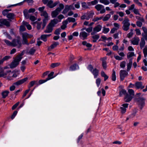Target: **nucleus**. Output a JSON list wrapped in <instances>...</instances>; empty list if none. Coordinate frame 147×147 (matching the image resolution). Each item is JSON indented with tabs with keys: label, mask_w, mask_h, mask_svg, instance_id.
<instances>
[{
	"label": "nucleus",
	"mask_w": 147,
	"mask_h": 147,
	"mask_svg": "<svg viewBox=\"0 0 147 147\" xmlns=\"http://www.w3.org/2000/svg\"><path fill=\"white\" fill-rule=\"evenodd\" d=\"M22 44L23 45H28L29 43L28 42L27 39L28 38H31L33 37L32 34H29L26 32H23L22 33Z\"/></svg>",
	"instance_id": "f257e3e1"
},
{
	"label": "nucleus",
	"mask_w": 147,
	"mask_h": 147,
	"mask_svg": "<svg viewBox=\"0 0 147 147\" xmlns=\"http://www.w3.org/2000/svg\"><path fill=\"white\" fill-rule=\"evenodd\" d=\"M28 78L27 77H26L22 80H19L18 81L14 83L13 84V85H12L10 87V90L11 91H13L16 88V87L14 85L16 86H18L20 85L27 81L28 80Z\"/></svg>",
	"instance_id": "f03ea898"
},
{
	"label": "nucleus",
	"mask_w": 147,
	"mask_h": 147,
	"mask_svg": "<svg viewBox=\"0 0 147 147\" xmlns=\"http://www.w3.org/2000/svg\"><path fill=\"white\" fill-rule=\"evenodd\" d=\"M136 100L138 102L140 108L142 110L145 105L146 98L143 97H136Z\"/></svg>",
	"instance_id": "7ed1b4c3"
},
{
	"label": "nucleus",
	"mask_w": 147,
	"mask_h": 147,
	"mask_svg": "<svg viewBox=\"0 0 147 147\" xmlns=\"http://www.w3.org/2000/svg\"><path fill=\"white\" fill-rule=\"evenodd\" d=\"M7 74V79L9 80H11L13 79V78L16 77L18 75L17 71H14L11 72V71H6V73Z\"/></svg>",
	"instance_id": "20e7f679"
},
{
	"label": "nucleus",
	"mask_w": 147,
	"mask_h": 147,
	"mask_svg": "<svg viewBox=\"0 0 147 147\" xmlns=\"http://www.w3.org/2000/svg\"><path fill=\"white\" fill-rule=\"evenodd\" d=\"M22 43H21L20 38L18 37L17 38L14 39L12 41V46L15 47L17 46L18 48H20L21 47Z\"/></svg>",
	"instance_id": "39448f33"
},
{
	"label": "nucleus",
	"mask_w": 147,
	"mask_h": 147,
	"mask_svg": "<svg viewBox=\"0 0 147 147\" xmlns=\"http://www.w3.org/2000/svg\"><path fill=\"white\" fill-rule=\"evenodd\" d=\"M40 15L41 16L44 17L45 18L43 20V22L42 24V29H43L45 26H46L47 22L49 20V16L48 14L46 11H44L40 13Z\"/></svg>",
	"instance_id": "423d86ee"
},
{
	"label": "nucleus",
	"mask_w": 147,
	"mask_h": 147,
	"mask_svg": "<svg viewBox=\"0 0 147 147\" xmlns=\"http://www.w3.org/2000/svg\"><path fill=\"white\" fill-rule=\"evenodd\" d=\"M88 69L93 74L95 78H97L99 74L98 69L96 68L94 69L93 66L91 65H88Z\"/></svg>",
	"instance_id": "0eeeda50"
},
{
	"label": "nucleus",
	"mask_w": 147,
	"mask_h": 147,
	"mask_svg": "<svg viewBox=\"0 0 147 147\" xmlns=\"http://www.w3.org/2000/svg\"><path fill=\"white\" fill-rule=\"evenodd\" d=\"M129 22V19L125 17L124 20L123 22V25L122 27V28L125 31H127L129 29L130 24Z\"/></svg>",
	"instance_id": "6e6552de"
},
{
	"label": "nucleus",
	"mask_w": 147,
	"mask_h": 147,
	"mask_svg": "<svg viewBox=\"0 0 147 147\" xmlns=\"http://www.w3.org/2000/svg\"><path fill=\"white\" fill-rule=\"evenodd\" d=\"M95 8L97 11H100V13H103L106 12V10L103 5L101 4H97L95 6Z\"/></svg>",
	"instance_id": "1a4fd4ad"
},
{
	"label": "nucleus",
	"mask_w": 147,
	"mask_h": 147,
	"mask_svg": "<svg viewBox=\"0 0 147 147\" xmlns=\"http://www.w3.org/2000/svg\"><path fill=\"white\" fill-rule=\"evenodd\" d=\"M16 57H15L13 61L12 62L10 65V67L11 68H13L15 67L19 64V62L20 61Z\"/></svg>",
	"instance_id": "9d476101"
},
{
	"label": "nucleus",
	"mask_w": 147,
	"mask_h": 147,
	"mask_svg": "<svg viewBox=\"0 0 147 147\" xmlns=\"http://www.w3.org/2000/svg\"><path fill=\"white\" fill-rule=\"evenodd\" d=\"M59 2L57 1L53 3L52 0H49L47 3V5L50 8H52L59 3Z\"/></svg>",
	"instance_id": "9b49d317"
},
{
	"label": "nucleus",
	"mask_w": 147,
	"mask_h": 147,
	"mask_svg": "<svg viewBox=\"0 0 147 147\" xmlns=\"http://www.w3.org/2000/svg\"><path fill=\"white\" fill-rule=\"evenodd\" d=\"M128 75V73L126 71L124 70H120V76L121 80H123Z\"/></svg>",
	"instance_id": "f8f14e48"
},
{
	"label": "nucleus",
	"mask_w": 147,
	"mask_h": 147,
	"mask_svg": "<svg viewBox=\"0 0 147 147\" xmlns=\"http://www.w3.org/2000/svg\"><path fill=\"white\" fill-rule=\"evenodd\" d=\"M129 104L127 103H124L122 104L120 107V112L121 114H125L126 111V108H127Z\"/></svg>",
	"instance_id": "ddd939ff"
},
{
	"label": "nucleus",
	"mask_w": 147,
	"mask_h": 147,
	"mask_svg": "<svg viewBox=\"0 0 147 147\" xmlns=\"http://www.w3.org/2000/svg\"><path fill=\"white\" fill-rule=\"evenodd\" d=\"M102 26L100 25H98L93 28V31L91 33V35H94L101 30Z\"/></svg>",
	"instance_id": "4468645a"
},
{
	"label": "nucleus",
	"mask_w": 147,
	"mask_h": 147,
	"mask_svg": "<svg viewBox=\"0 0 147 147\" xmlns=\"http://www.w3.org/2000/svg\"><path fill=\"white\" fill-rule=\"evenodd\" d=\"M88 34H88L85 32L82 31L80 33L79 36L81 39L84 40L87 38Z\"/></svg>",
	"instance_id": "2eb2a0df"
},
{
	"label": "nucleus",
	"mask_w": 147,
	"mask_h": 147,
	"mask_svg": "<svg viewBox=\"0 0 147 147\" xmlns=\"http://www.w3.org/2000/svg\"><path fill=\"white\" fill-rule=\"evenodd\" d=\"M0 23L2 24L5 25L7 27H9L10 26L9 22L5 19H0Z\"/></svg>",
	"instance_id": "dca6fc26"
},
{
	"label": "nucleus",
	"mask_w": 147,
	"mask_h": 147,
	"mask_svg": "<svg viewBox=\"0 0 147 147\" xmlns=\"http://www.w3.org/2000/svg\"><path fill=\"white\" fill-rule=\"evenodd\" d=\"M135 86L137 89H142L144 88V86L143 85L141 82H137L135 84Z\"/></svg>",
	"instance_id": "f3484780"
},
{
	"label": "nucleus",
	"mask_w": 147,
	"mask_h": 147,
	"mask_svg": "<svg viewBox=\"0 0 147 147\" xmlns=\"http://www.w3.org/2000/svg\"><path fill=\"white\" fill-rule=\"evenodd\" d=\"M53 28L49 24L47 26L46 29L44 31V32L45 33H50L52 32L53 30Z\"/></svg>",
	"instance_id": "a211bd4d"
},
{
	"label": "nucleus",
	"mask_w": 147,
	"mask_h": 147,
	"mask_svg": "<svg viewBox=\"0 0 147 147\" xmlns=\"http://www.w3.org/2000/svg\"><path fill=\"white\" fill-rule=\"evenodd\" d=\"M140 39L138 37H135L131 40V42L134 45H138Z\"/></svg>",
	"instance_id": "6ab92c4d"
},
{
	"label": "nucleus",
	"mask_w": 147,
	"mask_h": 147,
	"mask_svg": "<svg viewBox=\"0 0 147 147\" xmlns=\"http://www.w3.org/2000/svg\"><path fill=\"white\" fill-rule=\"evenodd\" d=\"M133 98L132 96L129 95L128 94H126L124 98L125 102H129L131 101Z\"/></svg>",
	"instance_id": "aec40b11"
},
{
	"label": "nucleus",
	"mask_w": 147,
	"mask_h": 147,
	"mask_svg": "<svg viewBox=\"0 0 147 147\" xmlns=\"http://www.w3.org/2000/svg\"><path fill=\"white\" fill-rule=\"evenodd\" d=\"M58 9H56L55 10L53 11L51 13V16L53 18L56 17L58 15L60 11H59Z\"/></svg>",
	"instance_id": "412c9836"
},
{
	"label": "nucleus",
	"mask_w": 147,
	"mask_h": 147,
	"mask_svg": "<svg viewBox=\"0 0 147 147\" xmlns=\"http://www.w3.org/2000/svg\"><path fill=\"white\" fill-rule=\"evenodd\" d=\"M59 43L57 42H54L48 48V50L49 51H50L52 49H54L55 47H56L57 46L59 45Z\"/></svg>",
	"instance_id": "4be33fe9"
},
{
	"label": "nucleus",
	"mask_w": 147,
	"mask_h": 147,
	"mask_svg": "<svg viewBox=\"0 0 147 147\" xmlns=\"http://www.w3.org/2000/svg\"><path fill=\"white\" fill-rule=\"evenodd\" d=\"M58 22V20L57 19H55L51 20L49 24L53 27L56 24H57Z\"/></svg>",
	"instance_id": "5701e85b"
},
{
	"label": "nucleus",
	"mask_w": 147,
	"mask_h": 147,
	"mask_svg": "<svg viewBox=\"0 0 147 147\" xmlns=\"http://www.w3.org/2000/svg\"><path fill=\"white\" fill-rule=\"evenodd\" d=\"M92 41L93 42H96L97 40L99 38L100 36L98 34L92 35Z\"/></svg>",
	"instance_id": "b1692460"
},
{
	"label": "nucleus",
	"mask_w": 147,
	"mask_h": 147,
	"mask_svg": "<svg viewBox=\"0 0 147 147\" xmlns=\"http://www.w3.org/2000/svg\"><path fill=\"white\" fill-rule=\"evenodd\" d=\"M132 59H130L129 60V62L127 64V71H129L130 70L131 67L132 65Z\"/></svg>",
	"instance_id": "393cba45"
},
{
	"label": "nucleus",
	"mask_w": 147,
	"mask_h": 147,
	"mask_svg": "<svg viewBox=\"0 0 147 147\" xmlns=\"http://www.w3.org/2000/svg\"><path fill=\"white\" fill-rule=\"evenodd\" d=\"M62 25L61 26V29L62 30H64L67 27V25L68 22L67 20L63 21L62 22Z\"/></svg>",
	"instance_id": "a878e982"
},
{
	"label": "nucleus",
	"mask_w": 147,
	"mask_h": 147,
	"mask_svg": "<svg viewBox=\"0 0 147 147\" xmlns=\"http://www.w3.org/2000/svg\"><path fill=\"white\" fill-rule=\"evenodd\" d=\"M144 38H142L141 41L140 43V45L141 49H142L145 46V42L144 40Z\"/></svg>",
	"instance_id": "bb28decb"
},
{
	"label": "nucleus",
	"mask_w": 147,
	"mask_h": 147,
	"mask_svg": "<svg viewBox=\"0 0 147 147\" xmlns=\"http://www.w3.org/2000/svg\"><path fill=\"white\" fill-rule=\"evenodd\" d=\"M51 35V34L42 35L41 36V39L44 41L46 42L47 40V38L50 36Z\"/></svg>",
	"instance_id": "cd10ccee"
},
{
	"label": "nucleus",
	"mask_w": 147,
	"mask_h": 147,
	"mask_svg": "<svg viewBox=\"0 0 147 147\" xmlns=\"http://www.w3.org/2000/svg\"><path fill=\"white\" fill-rule=\"evenodd\" d=\"M142 29L144 31V33L142 34V36L143 38H145L147 37V29L145 27H143Z\"/></svg>",
	"instance_id": "c85d7f7f"
},
{
	"label": "nucleus",
	"mask_w": 147,
	"mask_h": 147,
	"mask_svg": "<svg viewBox=\"0 0 147 147\" xmlns=\"http://www.w3.org/2000/svg\"><path fill=\"white\" fill-rule=\"evenodd\" d=\"M25 51L23 50L22 51L21 53L17 55L16 56V57L18 59H19V61L21 60V59L23 57L22 56L24 55L25 53Z\"/></svg>",
	"instance_id": "c756f323"
},
{
	"label": "nucleus",
	"mask_w": 147,
	"mask_h": 147,
	"mask_svg": "<svg viewBox=\"0 0 147 147\" xmlns=\"http://www.w3.org/2000/svg\"><path fill=\"white\" fill-rule=\"evenodd\" d=\"M9 92L8 90H5L1 93V95L3 98H5L8 95Z\"/></svg>",
	"instance_id": "7c9ffc66"
},
{
	"label": "nucleus",
	"mask_w": 147,
	"mask_h": 147,
	"mask_svg": "<svg viewBox=\"0 0 147 147\" xmlns=\"http://www.w3.org/2000/svg\"><path fill=\"white\" fill-rule=\"evenodd\" d=\"M15 15L13 13H8L7 16V17L9 19H13Z\"/></svg>",
	"instance_id": "2f4dec72"
},
{
	"label": "nucleus",
	"mask_w": 147,
	"mask_h": 147,
	"mask_svg": "<svg viewBox=\"0 0 147 147\" xmlns=\"http://www.w3.org/2000/svg\"><path fill=\"white\" fill-rule=\"evenodd\" d=\"M22 24L26 26L27 29L28 30H30L31 29V26L28 22L25 21H23L22 22Z\"/></svg>",
	"instance_id": "473e14b6"
},
{
	"label": "nucleus",
	"mask_w": 147,
	"mask_h": 147,
	"mask_svg": "<svg viewBox=\"0 0 147 147\" xmlns=\"http://www.w3.org/2000/svg\"><path fill=\"white\" fill-rule=\"evenodd\" d=\"M106 59V57L102 59V65L104 69H106L107 67V63L105 61Z\"/></svg>",
	"instance_id": "72a5a7b5"
},
{
	"label": "nucleus",
	"mask_w": 147,
	"mask_h": 147,
	"mask_svg": "<svg viewBox=\"0 0 147 147\" xmlns=\"http://www.w3.org/2000/svg\"><path fill=\"white\" fill-rule=\"evenodd\" d=\"M37 24L36 27L38 30H39L41 28V25L42 24L41 22H38L37 21H36L32 23L33 24Z\"/></svg>",
	"instance_id": "f704fd0d"
},
{
	"label": "nucleus",
	"mask_w": 147,
	"mask_h": 147,
	"mask_svg": "<svg viewBox=\"0 0 147 147\" xmlns=\"http://www.w3.org/2000/svg\"><path fill=\"white\" fill-rule=\"evenodd\" d=\"M70 10L68 5H66L65 6L64 9L62 12V13L63 14H65Z\"/></svg>",
	"instance_id": "c9c22d12"
},
{
	"label": "nucleus",
	"mask_w": 147,
	"mask_h": 147,
	"mask_svg": "<svg viewBox=\"0 0 147 147\" xmlns=\"http://www.w3.org/2000/svg\"><path fill=\"white\" fill-rule=\"evenodd\" d=\"M54 74V72H51L48 75V77L47 78H46L47 80H50L53 78H54L55 76L54 77L53 76V75Z\"/></svg>",
	"instance_id": "e433bc0d"
},
{
	"label": "nucleus",
	"mask_w": 147,
	"mask_h": 147,
	"mask_svg": "<svg viewBox=\"0 0 147 147\" xmlns=\"http://www.w3.org/2000/svg\"><path fill=\"white\" fill-rule=\"evenodd\" d=\"M101 75L104 78V81H106L108 78L107 76L103 71H102L101 72Z\"/></svg>",
	"instance_id": "4c0bfd02"
},
{
	"label": "nucleus",
	"mask_w": 147,
	"mask_h": 147,
	"mask_svg": "<svg viewBox=\"0 0 147 147\" xmlns=\"http://www.w3.org/2000/svg\"><path fill=\"white\" fill-rule=\"evenodd\" d=\"M65 20H67L68 22H74L76 21V19L74 18L71 17H68Z\"/></svg>",
	"instance_id": "58836bf2"
},
{
	"label": "nucleus",
	"mask_w": 147,
	"mask_h": 147,
	"mask_svg": "<svg viewBox=\"0 0 147 147\" xmlns=\"http://www.w3.org/2000/svg\"><path fill=\"white\" fill-rule=\"evenodd\" d=\"M111 17V15L110 14H107L102 19L103 21H106L109 20Z\"/></svg>",
	"instance_id": "ea45409f"
},
{
	"label": "nucleus",
	"mask_w": 147,
	"mask_h": 147,
	"mask_svg": "<svg viewBox=\"0 0 147 147\" xmlns=\"http://www.w3.org/2000/svg\"><path fill=\"white\" fill-rule=\"evenodd\" d=\"M100 2L105 5H108L110 3L109 0H100Z\"/></svg>",
	"instance_id": "a19ab883"
},
{
	"label": "nucleus",
	"mask_w": 147,
	"mask_h": 147,
	"mask_svg": "<svg viewBox=\"0 0 147 147\" xmlns=\"http://www.w3.org/2000/svg\"><path fill=\"white\" fill-rule=\"evenodd\" d=\"M112 80L113 81H115L116 80L115 72L114 70H113V73L112 75Z\"/></svg>",
	"instance_id": "79ce46f5"
},
{
	"label": "nucleus",
	"mask_w": 147,
	"mask_h": 147,
	"mask_svg": "<svg viewBox=\"0 0 147 147\" xmlns=\"http://www.w3.org/2000/svg\"><path fill=\"white\" fill-rule=\"evenodd\" d=\"M36 51V49L34 48H32L29 51L28 53L31 55H33L35 52Z\"/></svg>",
	"instance_id": "37998d69"
},
{
	"label": "nucleus",
	"mask_w": 147,
	"mask_h": 147,
	"mask_svg": "<svg viewBox=\"0 0 147 147\" xmlns=\"http://www.w3.org/2000/svg\"><path fill=\"white\" fill-rule=\"evenodd\" d=\"M82 44L83 45L86 46L87 47H90L92 46V45L89 43H88L86 41H85L82 42Z\"/></svg>",
	"instance_id": "c03bdc74"
},
{
	"label": "nucleus",
	"mask_w": 147,
	"mask_h": 147,
	"mask_svg": "<svg viewBox=\"0 0 147 147\" xmlns=\"http://www.w3.org/2000/svg\"><path fill=\"white\" fill-rule=\"evenodd\" d=\"M98 3V1L97 0H94L90 2H88V4L89 6L91 5H94Z\"/></svg>",
	"instance_id": "a18cd8bd"
},
{
	"label": "nucleus",
	"mask_w": 147,
	"mask_h": 147,
	"mask_svg": "<svg viewBox=\"0 0 147 147\" xmlns=\"http://www.w3.org/2000/svg\"><path fill=\"white\" fill-rule=\"evenodd\" d=\"M78 65L75 63L71 66L70 67V69L71 70H74L76 69V67H78Z\"/></svg>",
	"instance_id": "49530a36"
},
{
	"label": "nucleus",
	"mask_w": 147,
	"mask_h": 147,
	"mask_svg": "<svg viewBox=\"0 0 147 147\" xmlns=\"http://www.w3.org/2000/svg\"><path fill=\"white\" fill-rule=\"evenodd\" d=\"M94 14V13L93 12H90L89 13H88L87 20H88L90 18L92 17Z\"/></svg>",
	"instance_id": "de8ad7c7"
},
{
	"label": "nucleus",
	"mask_w": 147,
	"mask_h": 147,
	"mask_svg": "<svg viewBox=\"0 0 147 147\" xmlns=\"http://www.w3.org/2000/svg\"><path fill=\"white\" fill-rule=\"evenodd\" d=\"M60 64V63H52L51 65V67L52 68H54L55 67H57Z\"/></svg>",
	"instance_id": "09e8293b"
},
{
	"label": "nucleus",
	"mask_w": 147,
	"mask_h": 147,
	"mask_svg": "<svg viewBox=\"0 0 147 147\" xmlns=\"http://www.w3.org/2000/svg\"><path fill=\"white\" fill-rule=\"evenodd\" d=\"M134 55L135 54L134 52H129L127 54V57L128 58H129L134 56Z\"/></svg>",
	"instance_id": "8fccbe9b"
},
{
	"label": "nucleus",
	"mask_w": 147,
	"mask_h": 147,
	"mask_svg": "<svg viewBox=\"0 0 147 147\" xmlns=\"http://www.w3.org/2000/svg\"><path fill=\"white\" fill-rule=\"evenodd\" d=\"M143 53L144 57H146L147 55V45H146L143 49Z\"/></svg>",
	"instance_id": "3c124183"
},
{
	"label": "nucleus",
	"mask_w": 147,
	"mask_h": 147,
	"mask_svg": "<svg viewBox=\"0 0 147 147\" xmlns=\"http://www.w3.org/2000/svg\"><path fill=\"white\" fill-rule=\"evenodd\" d=\"M126 94L127 93H126V90L124 89H122L120 92L119 95L121 96L123 94H124L125 96Z\"/></svg>",
	"instance_id": "603ef678"
},
{
	"label": "nucleus",
	"mask_w": 147,
	"mask_h": 147,
	"mask_svg": "<svg viewBox=\"0 0 147 147\" xmlns=\"http://www.w3.org/2000/svg\"><path fill=\"white\" fill-rule=\"evenodd\" d=\"M88 14V12L85 13L81 17V19L82 20H84L86 19L87 20V16Z\"/></svg>",
	"instance_id": "864d4df0"
},
{
	"label": "nucleus",
	"mask_w": 147,
	"mask_h": 147,
	"mask_svg": "<svg viewBox=\"0 0 147 147\" xmlns=\"http://www.w3.org/2000/svg\"><path fill=\"white\" fill-rule=\"evenodd\" d=\"M61 29L60 28H58L56 30H55L54 34H55L57 35H59L60 34V32H61Z\"/></svg>",
	"instance_id": "5fc2aeb1"
},
{
	"label": "nucleus",
	"mask_w": 147,
	"mask_h": 147,
	"mask_svg": "<svg viewBox=\"0 0 147 147\" xmlns=\"http://www.w3.org/2000/svg\"><path fill=\"white\" fill-rule=\"evenodd\" d=\"M128 92L129 94V95H131L133 97V96L134 95V91L133 90L131 89L128 90Z\"/></svg>",
	"instance_id": "6e6d98bb"
},
{
	"label": "nucleus",
	"mask_w": 147,
	"mask_h": 147,
	"mask_svg": "<svg viewBox=\"0 0 147 147\" xmlns=\"http://www.w3.org/2000/svg\"><path fill=\"white\" fill-rule=\"evenodd\" d=\"M102 17H100L99 18L97 17H94L92 19V21L94 22H96L102 19Z\"/></svg>",
	"instance_id": "4d7b16f0"
},
{
	"label": "nucleus",
	"mask_w": 147,
	"mask_h": 147,
	"mask_svg": "<svg viewBox=\"0 0 147 147\" xmlns=\"http://www.w3.org/2000/svg\"><path fill=\"white\" fill-rule=\"evenodd\" d=\"M64 8V6L63 5L62 3H60L59 5V7L57 8V9H58L59 11H61Z\"/></svg>",
	"instance_id": "13d9d810"
},
{
	"label": "nucleus",
	"mask_w": 147,
	"mask_h": 147,
	"mask_svg": "<svg viewBox=\"0 0 147 147\" xmlns=\"http://www.w3.org/2000/svg\"><path fill=\"white\" fill-rule=\"evenodd\" d=\"M11 10V9L8 10L7 9H5L2 12V13L3 16H5L6 15L7 16V15L8 14V12L9 11H10Z\"/></svg>",
	"instance_id": "bf43d9fd"
},
{
	"label": "nucleus",
	"mask_w": 147,
	"mask_h": 147,
	"mask_svg": "<svg viewBox=\"0 0 147 147\" xmlns=\"http://www.w3.org/2000/svg\"><path fill=\"white\" fill-rule=\"evenodd\" d=\"M4 41L7 45L12 46V42H11L8 40L6 39L4 40Z\"/></svg>",
	"instance_id": "052dcab7"
},
{
	"label": "nucleus",
	"mask_w": 147,
	"mask_h": 147,
	"mask_svg": "<svg viewBox=\"0 0 147 147\" xmlns=\"http://www.w3.org/2000/svg\"><path fill=\"white\" fill-rule=\"evenodd\" d=\"M126 62L125 61H123L120 63V66L121 67L124 68L125 66Z\"/></svg>",
	"instance_id": "680f3d73"
},
{
	"label": "nucleus",
	"mask_w": 147,
	"mask_h": 147,
	"mask_svg": "<svg viewBox=\"0 0 147 147\" xmlns=\"http://www.w3.org/2000/svg\"><path fill=\"white\" fill-rule=\"evenodd\" d=\"M82 7L86 9H88V8H89V7H88V6H87V5L86 3L85 2H82Z\"/></svg>",
	"instance_id": "e2e57ef3"
},
{
	"label": "nucleus",
	"mask_w": 147,
	"mask_h": 147,
	"mask_svg": "<svg viewBox=\"0 0 147 147\" xmlns=\"http://www.w3.org/2000/svg\"><path fill=\"white\" fill-rule=\"evenodd\" d=\"M103 32L105 34L108 33L109 31V28L104 27L103 28Z\"/></svg>",
	"instance_id": "0e129e2a"
},
{
	"label": "nucleus",
	"mask_w": 147,
	"mask_h": 147,
	"mask_svg": "<svg viewBox=\"0 0 147 147\" xmlns=\"http://www.w3.org/2000/svg\"><path fill=\"white\" fill-rule=\"evenodd\" d=\"M20 31L22 32L25 31L26 30V28L24 26L22 25L20 26Z\"/></svg>",
	"instance_id": "69168bd1"
},
{
	"label": "nucleus",
	"mask_w": 147,
	"mask_h": 147,
	"mask_svg": "<svg viewBox=\"0 0 147 147\" xmlns=\"http://www.w3.org/2000/svg\"><path fill=\"white\" fill-rule=\"evenodd\" d=\"M101 80L100 78H98L96 80V83L98 87L100 84Z\"/></svg>",
	"instance_id": "338daca9"
},
{
	"label": "nucleus",
	"mask_w": 147,
	"mask_h": 147,
	"mask_svg": "<svg viewBox=\"0 0 147 147\" xmlns=\"http://www.w3.org/2000/svg\"><path fill=\"white\" fill-rule=\"evenodd\" d=\"M18 113V111H15L13 113V114L11 116V118L13 119L16 115H17Z\"/></svg>",
	"instance_id": "774afa93"
}]
</instances>
